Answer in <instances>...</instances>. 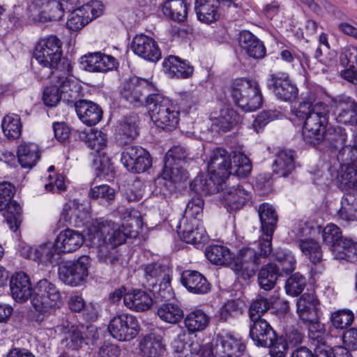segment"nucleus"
<instances>
[{
	"label": "nucleus",
	"instance_id": "1",
	"mask_svg": "<svg viewBox=\"0 0 357 357\" xmlns=\"http://www.w3.org/2000/svg\"><path fill=\"white\" fill-rule=\"evenodd\" d=\"M328 114L329 107L324 102L312 104L303 101L299 104L295 115L304 120L302 136L306 143L315 146L324 141L326 135Z\"/></svg>",
	"mask_w": 357,
	"mask_h": 357
},
{
	"label": "nucleus",
	"instance_id": "2",
	"mask_svg": "<svg viewBox=\"0 0 357 357\" xmlns=\"http://www.w3.org/2000/svg\"><path fill=\"white\" fill-rule=\"evenodd\" d=\"M33 56L41 66L38 71L40 79H47L55 70L63 68L66 63L70 66L71 73V64L62 58V43L55 36L41 39L35 47Z\"/></svg>",
	"mask_w": 357,
	"mask_h": 357
},
{
	"label": "nucleus",
	"instance_id": "3",
	"mask_svg": "<svg viewBox=\"0 0 357 357\" xmlns=\"http://www.w3.org/2000/svg\"><path fill=\"white\" fill-rule=\"evenodd\" d=\"M50 79L52 85L47 86L43 91L44 103L50 107L56 105L62 97H73V93L78 92V83L70 73V66L64 64L63 68L56 70L47 79Z\"/></svg>",
	"mask_w": 357,
	"mask_h": 357
},
{
	"label": "nucleus",
	"instance_id": "4",
	"mask_svg": "<svg viewBox=\"0 0 357 357\" xmlns=\"http://www.w3.org/2000/svg\"><path fill=\"white\" fill-rule=\"evenodd\" d=\"M146 102L151 118L156 126L167 131L176 129L179 122L180 113L170 100L160 94L154 93L149 94Z\"/></svg>",
	"mask_w": 357,
	"mask_h": 357
},
{
	"label": "nucleus",
	"instance_id": "5",
	"mask_svg": "<svg viewBox=\"0 0 357 357\" xmlns=\"http://www.w3.org/2000/svg\"><path fill=\"white\" fill-rule=\"evenodd\" d=\"M31 302L35 310L44 316L54 313L63 304L59 288L47 279L40 280L35 284Z\"/></svg>",
	"mask_w": 357,
	"mask_h": 357
},
{
	"label": "nucleus",
	"instance_id": "6",
	"mask_svg": "<svg viewBox=\"0 0 357 357\" xmlns=\"http://www.w3.org/2000/svg\"><path fill=\"white\" fill-rule=\"evenodd\" d=\"M229 91L235 104L245 112L255 111L262 105V95L256 80L235 79L230 84Z\"/></svg>",
	"mask_w": 357,
	"mask_h": 357
},
{
	"label": "nucleus",
	"instance_id": "7",
	"mask_svg": "<svg viewBox=\"0 0 357 357\" xmlns=\"http://www.w3.org/2000/svg\"><path fill=\"white\" fill-rule=\"evenodd\" d=\"M130 231L123 225L121 227L112 222L91 224L88 228V236L93 244L102 242L116 248L126 242Z\"/></svg>",
	"mask_w": 357,
	"mask_h": 357
},
{
	"label": "nucleus",
	"instance_id": "8",
	"mask_svg": "<svg viewBox=\"0 0 357 357\" xmlns=\"http://www.w3.org/2000/svg\"><path fill=\"white\" fill-rule=\"evenodd\" d=\"M258 215L261 223L262 238L259 241L260 255L267 257L272 252V238L276 229L278 216L274 207L268 204H260Z\"/></svg>",
	"mask_w": 357,
	"mask_h": 357
},
{
	"label": "nucleus",
	"instance_id": "9",
	"mask_svg": "<svg viewBox=\"0 0 357 357\" xmlns=\"http://www.w3.org/2000/svg\"><path fill=\"white\" fill-rule=\"evenodd\" d=\"M90 264L91 259L86 255L74 261L63 262L59 266V279L66 284L78 286L86 279Z\"/></svg>",
	"mask_w": 357,
	"mask_h": 357
},
{
	"label": "nucleus",
	"instance_id": "10",
	"mask_svg": "<svg viewBox=\"0 0 357 357\" xmlns=\"http://www.w3.org/2000/svg\"><path fill=\"white\" fill-rule=\"evenodd\" d=\"M140 326L135 317L121 314L114 317L108 325L111 335L119 341H130L137 337Z\"/></svg>",
	"mask_w": 357,
	"mask_h": 357
},
{
	"label": "nucleus",
	"instance_id": "11",
	"mask_svg": "<svg viewBox=\"0 0 357 357\" xmlns=\"http://www.w3.org/2000/svg\"><path fill=\"white\" fill-rule=\"evenodd\" d=\"M261 257H264L260 252L257 254L254 249L243 248L236 257L231 256V262L227 265L238 275H250L255 273L257 266L261 264Z\"/></svg>",
	"mask_w": 357,
	"mask_h": 357
},
{
	"label": "nucleus",
	"instance_id": "12",
	"mask_svg": "<svg viewBox=\"0 0 357 357\" xmlns=\"http://www.w3.org/2000/svg\"><path fill=\"white\" fill-rule=\"evenodd\" d=\"M153 91V84L148 80L132 77L125 82L121 91V96L126 101L135 106L142 104L146 95Z\"/></svg>",
	"mask_w": 357,
	"mask_h": 357
},
{
	"label": "nucleus",
	"instance_id": "13",
	"mask_svg": "<svg viewBox=\"0 0 357 357\" xmlns=\"http://www.w3.org/2000/svg\"><path fill=\"white\" fill-rule=\"evenodd\" d=\"M231 158L232 151L228 152L221 147L213 150L208 163V171L217 178L218 184L229 177Z\"/></svg>",
	"mask_w": 357,
	"mask_h": 357
},
{
	"label": "nucleus",
	"instance_id": "14",
	"mask_svg": "<svg viewBox=\"0 0 357 357\" xmlns=\"http://www.w3.org/2000/svg\"><path fill=\"white\" fill-rule=\"evenodd\" d=\"M336 121L342 124L357 123V103L350 97L340 95L331 99Z\"/></svg>",
	"mask_w": 357,
	"mask_h": 357
},
{
	"label": "nucleus",
	"instance_id": "15",
	"mask_svg": "<svg viewBox=\"0 0 357 357\" xmlns=\"http://www.w3.org/2000/svg\"><path fill=\"white\" fill-rule=\"evenodd\" d=\"M246 349L241 338L232 333L216 336L215 351L217 357H240Z\"/></svg>",
	"mask_w": 357,
	"mask_h": 357
},
{
	"label": "nucleus",
	"instance_id": "16",
	"mask_svg": "<svg viewBox=\"0 0 357 357\" xmlns=\"http://www.w3.org/2000/svg\"><path fill=\"white\" fill-rule=\"evenodd\" d=\"M177 232L182 241L197 247L206 242L208 236L204 228L197 220L182 218L176 227Z\"/></svg>",
	"mask_w": 357,
	"mask_h": 357
},
{
	"label": "nucleus",
	"instance_id": "17",
	"mask_svg": "<svg viewBox=\"0 0 357 357\" xmlns=\"http://www.w3.org/2000/svg\"><path fill=\"white\" fill-rule=\"evenodd\" d=\"M131 48L136 55L149 61L157 62L161 58V52L157 42L144 34L134 37Z\"/></svg>",
	"mask_w": 357,
	"mask_h": 357
},
{
	"label": "nucleus",
	"instance_id": "18",
	"mask_svg": "<svg viewBox=\"0 0 357 357\" xmlns=\"http://www.w3.org/2000/svg\"><path fill=\"white\" fill-rule=\"evenodd\" d=\"M84 68L89 72L106 73L117 68L116 59L111 56L94 52L82 57L81 61Z\"/></svg>",
	"mask_w": 357,
	"mask_h": 357
},
{
	"label": "nucleus",
	"instance_id": "19",
	"mask_svg": "<svg viewBox=\"0 0 357 357\" xmlns=\"http://www.w3.org/2000/svg\"><path fill=\"white\" fill-rule=\"evenodd\" d=\"M101 10H96L92 5L86 4L70 13L66 22L67 27L76 31L82 29L93 19L101 14Z\"/></svg>",
	"mask_w": 357,
	"mask_h": 357
},
{
	"label": "nucleus",
	"instance_id": "20",
	"mask_svg": "<svg viewBox=\"0 0 357 357\" xmlns=\"http://www.w3.org/2000/svg\"><path fill=\"white\" fill-rule=\"evenodd\" d=\"M54 243L58 255L73 252L82 246L84 236L77 231L67 229L59 233Z\"/></svg>",
	"mask_w": 357,
	"mask_h": 357
},
{
	"label": "nucleus",
	"instance_id": "21",
	"mask_svg": "<svg viewBox=\"0 0 357 357\" xmlns=\"http://www.w3.org/2000/svg\"><path fill=\"white\" fill-rule=\"evenodd\" d=\"M74 107L79 119L89 126L97 124L102 119L101 107L92 101L80 99L74 103Z\"/></svg>",
	"mask_w": 357,
	"mask_h": 357
},
{
	"label": "nucleus",
	"instance_id": "22",
	"mask_svg": "<svg viewBox=\"0 0 357 357\" xmlns=\"http://www.w3.org/2000/svg\"><path fill=\"white\" fill-rule=\"evenodd\" d=\"M252 321V324L250 326V337L255 346L264 348L267 347L277 333L266 319Z\"/></svg>",
	"mask_w": 357,
	"mask_h": 357
},
{
	"label": "nucleus",
	"instance_id": "23",
	"mask_svg": "<svg viewBox=\"0 0 357 357\" xmlns=\"http://www.w3.org/2000/svg\"><path fill=\"white\" fill-rule=\"evenodd\" d=\"M319 300L314 293H305L297 301V312L304 324L318 320Z\"/></svg>",
	"mask_w": 357,
	"mask_h": 357
},
{
	"label": "nucleus",
	"instance_id": "24",
	"mask_svg": "<svg viewBox=\"0 0 357 357\" xmlns=\"http://www.w3.org/2000/svg\"><path fill=\"white\" fill-rule=\"evenodd\" d=\"M10 287L13 298L17 302H24L32 296L30 279L24 272L16 273L12 276Z\"/></svg>",
	"mask_w": 357,
	"mask_h": 357
},
{
	"label": "nucleus",
	"instance_id": "25",
	"mask_svg": "<svg viewBox=\"0 0 357 357\" xmlns=\"http://www.w3.org/2000/svg\"><path fill=\"white\" fill-rule=\"evenodd\" d=\"M181 282L188 291L193 294H204L211 289L210 283L206 278L196 271H184L181 273Z\"/></svg>",
	"mask_w": 357,
	"mask_h": 357
},
{
	"label": "nucleus",
	"instance_id": "26",
	"mask_svg": "<svg viewBox=\"0 0 357 357\" xmlns=\"http://www.w3.org/2000/svg\"><path fill=\"white\" fill-rule=\"evenodd\" d=\"M268 86H272L276 96L282 100H294L298 94L296 86L287 77L271 75L268 79Z\"/></svg>",
	"mask_w": 357,
	"mask_h": 357
},
{
	"label": "nucleus",
	"instance_id": "27",
	"mask_svg": "<svg viewBox=\"0 0 357 357\" xmlns=\"http://www.w3.org/2000/svg\"><path fill=\"white\" fill-rule=\"evenodd\" d=\"M238 43L240 47L250 57L259 59L266 55V47L263 42L248 31L240 33Z\"/></svg>",
	"mask_w": 357,
	"mask_h": 357
},
{
	"label": "nucleus",
	"instance_id": "28",
	"mask_svg": "<svg viewBox=\"0 0 357 357\" xmlns=\"http://www.w3.org/2000/svg\"><path fill=\"white\" fill-rule=\"evenodd\" d=\"M139 348L144 357L163 356L166 351L162 336L155 333L146 335L139 343Z\"/></svg>",
	"mask_w": 357,
	"mask_h": 357
},
{
	"label": "nucleus",
	"instance_id": "29",
	"mask_svg": "<svg viewBox=\"0 0 357 357\" xmlns=\"http://www.w3.org/2000/svg\"><path fill=\"white\" fill-rule=\"evenodd\" d=\"M162 66L165 72L172 77L188 78L193 73V67L185 60L173 55L165 58Z\"/></svg>",
	"mask_w": 357,
	"mask_h": 357
},
{
	"label": "nucleus",
	"instance_id": "30",
	"mask_svg": "<svg viewBox=\"0 0 357 357\" xmlns=\"http://www.w3.org/2000/svg\"><path fill=\"white\" fill-rule=\"evenodd\" d=\"M337 183L342 190L357 191V168L354 162H342Z\"/></svg>",
	"mask_w": 357,
	"mask_h": 357
},
{
	"label": "nucleus",
	"instance_id": "31",
	"mask_svg": "<svg viewBox=\"0 0 357 357\" xmlns=\"http://www.w3.org/2000/svg\"><path fill=\"white\" fill-rule=\"evenodd\" d=\"M195 10L197 19L206 24L214 22L220 17L217 0H195Z\"/></svg>",
	"mask_w": 357,
	"mask_h": 357
},
{
	"label": "nucleus",
	"instance_id": "32",
	"mask_svg": "<svg viewBox=\"0 0 357 357\" xmlns=\"http://www.w3.org/2000/svg\"><path fill=\"white\" fill-rule=\"evenodd\" d=\"M125 305L132 310L143 312L149 310L153 304L151 296L144 291L135 289L123 297Z\"/></svg>",
	"mask_w": 357,
	"mask_h": 357
},
{
	"label": "nucleus",
	"instance_id": "33",
	"mask_svg": "<svg viewBox=\"0 0 357 357\" xmlns=\"http://www.w3.org/2000/svg\"><path fill=\"white\" fill-rule=\"evenodd\" d=\"M294 159V151L292 150L279 151L273 163V172L279 176H288L295 168Z\"/></svg>",
	"mask_w": 357,
	"mask_h": 357
},
{
	"label": "nucleus",
	"instance_id": "34",
	"mask_svg": "<svg viewBox=\"0 0 357 357\" xmlns=\"http://www.w3.org/2000/svg\"><path fill=\"white\" fill-rule=\"evenodd\" d=\"M249 198L248 192L241 185L228 187L222 193V199L231 210L241 208Z\"/></svg>",
	"mask_w": 357,
	"mask_h": 357
},
{
	"label": "nucleus",
	"instance_id": "35",
	"mask_svg": "<svg viewBox=\"0 0 357 357\" xmlns=\"http://www.w3.org/2000/svg\"><path fill=\"white\" fill-rule=\"evenodd\" d=\"M17 154L22 168L31 169L40 158L38 146L34 143H22L18 146Z\"/></svg>",
	"mask_w": 357,
	"mask_h": 357
},
{
	"label": "nucleus",
	"instance_id": "36",
	"mask_svg": "<svg viewBox=\"0 0 357 357\" xmlns=\"http://www.w3.org/2000/svg\"><path fill=\"white\" fill-rule=\"evenodd\" d=\"M279 277H283V274L278 271L275 263H268L259 270L258 282L261 289L268 291L275 287Z\"/></svg>",
	"mask_w": 357,
	"mask_h": 357
},
{
	"label": "nucleus",
	"instance_id": "37",
	"mask_svg": "<svg viewBox=\"0 0 357 357\" xmlns=\"http://www.w3.org/2000/svg\"><path fill=\"white\" fill-rule=\"evenodd\" d=\"M162 13L169 19L183 22L188 14V6L184 0H167L162 6Z\"/></svg>",
	"mask_w": 357,
	"mask_h": 357
},
{
	"label": "nucleus",
	"instance_id": "38",
	"mask_svg": "<svg viewBox=\"0 0 357 357\" xmlns=\"http://www.w3.org/2000/svg\"><path fill=\"white\" fill-rule=\"evenodd\" d=\"M138 123L139 117L133 113L120 121L117 126V132L121 137V139H125L126 142L133 140L139 134Z\"/></svg>",
	"mask_w": 357,
	"mask_h": 357
},
{
	"label": "nucleus",
	"instance_id": "39",
	"mask_svg": "<svg viewBox=\"0 0 357 357\" xmlns=\"http://www.w3.org/2000/svg\"><path fill=\"white\" fill-rule=\"evenodd\" d=\"M252 170V163L250 159L243 153L232 151L229 175L238 177L248 176Z\"/></svg>",
	"mask_w": 357,
	"mask_h": 357
},
{
	"label": "nucleus",
	"instance_id": "40",
	"mask_svg": "<svg viewBox=\"0 0 357 357\" xmlns=\"http://www.w3.org/2000/svg\"><path fill=\"white\" fill-rule=\"evenodd\" d=\"M305 324L308 326V342L314 350L318 347L328 346L326 343V333L324 324L319 320Z\"/></svg>",
	"mask_w": 357,
	"mask_h": 357
},
{
	"label": "nucleus",
	"instance_id": "41",
	"mask_svg": "<svg viewBox=\"0 0 357 357\" xmlns=\"http://www.w3.org/2000/svg\"><path fill=\"white\" fill-rule=\"evenodd\" d=\"M210 317L202 310H195L184 318V324L190 333L204 331L209 324Z\"/></svg>",
	"mask_w": 357,
	"mask_h": 357
},
{
	"label": "nucleus",
	"instance_id": "42",
	"mask_svg": "<svg viewBox=\"0 0 357 357\" xmlns=\"http://www.w3.org/2000/svg\"><path fill=\"white\" fill-rule=\"evenodd\" d=\"M217 178L211 174L209 179L203 174H198L190 183L191 190L201 195H208L219 191L216 186Z\"/></svg>",
	"mask_w": 357,
	"mask_h": 357
},
{
	"label": "nucleus",
	"instance_id": "43",
	"mask_svg": "<svg viewBox=\"0 0 357 357\" xmlns=\"http://www.w3.org/2000/svg\"><path fill=\"white\" fill-rule=\"evenodd\" d=\"M338 217L346 222L357 220V198L351 193H346L342 198Z\"/></svg>",
	"mask_w": 357,
	"mask_h": 357
},
{
	"label": "nucleus",
	"instance_id": "44",
	"mask_svg": "<svg viewBox=\"0 0 357 357\" xmlns=\"http://www.w3.org/2000/svg\"><path fill=\"white\" fill-rule=\"evenodd\" d=\"M333 253L337 259L354 262L357 260V241L343 238L334 248Z\"/></svg>",
	"mask_w": 357,
	"mask_h": 357
},
{
	"label": "nucleus",
	"instance_id": "45",
	"mask_svg": "<svg viewBox=\"0 0 357 357\" xmlns=\"http://www.w3.org/2000/svg\"><path fill=\"white\" fill-rule=\"evenodd\" d=\"M216 121L220 129L227 132L238 125L241 121V117L233 108L225 107L220 110Z\"/></svg>",
	"mask_w": 357,
	"mask_h": 357
},
{
	"label": "nucleus",
	"instance_id": "46",
	"mask_svg": "<svg viewBox=\"0 0 357 357\" xmlns=\"http://www.w3.org/2000/svg\"><path fill=\"white\" fill-rule=\"evenodd\" d=\"M66 333V345L73 350H78L86 343L84 333L86 328L83 326L68 325Z\"/></svg>",
	"mask_w": 357,
	"mask_h": 357
},
{
	"label": "nucleus",
	"instance_id": "47",
	"mask_svg": "<svg viewBox=\"0 0 357 357\" xmlns=\"http://www.w3.org/2000/svg\"><path fill=\"white\" fill-rule=\"evenodd\" d=\"M206 258L213 264L227 265L231 262V253L225 246L212 245L206 250Z\"/></svg>",
	"mask_w": 357,
	"mask_h": 357
},
{
	"label": "nucleus",
	"instance_id": "48",
	"mask_svg": "<svg viewBox=\"0 0 357 357\" xmlns=\"http://www.w3.org/2000/svg\"><path fill=\"white\" fill-rule=\"evenodd\" d=\"M157 314L162 321L169 324H176L183 317V310L176 304L170 303L160 305Z\"/></svg>",
	"mask_w": 357,
	"mask_h": 357
},
{
	"label": "nucleus",
	"instance_id": "49",
	"mask_svg": "<svg viewBox=\"0 0 357 357\" xmlns=\"http://www.w3.org/2000/svg\"><path fill=\"white\" fill-rule=\"evenodd\" d=\"M1 127L3 132L8 139H18L22 133L20 117L15 114H8L3 119Z\"/></svg>",
	"mask_w": 357,
	"mask_h": 357
},
{
	"label": "nucleus",
	"instance_id": "50",
	"mask_svg": "<svg viewBox=\"0 0 357 357\" xmlns=\"http://www.w3.org/2000/svg\"><path fill=\"white\" fill-rule=\"evenodd\" d=\"M299 247L314 264L322 260L323 254L319 243L312 238H305L299 241Z\"/></svg>",
	"mask_w": 357,
	"mask_h": 357
},
{
	"label": "nucleus",
	"instance_id": "51",
	"mask_svg": "<svg viewBox=\"0 0 357 357\" xmlns=\"http://www.w3.org/2000/svg\"><path fill=\"white\" fill-rule=\"evenodd\" d=\"M187 174V172L181 164L165 161L164 169L162 172V177L165 180L179 183L188 178Z\"/></svg>",
	"mask_w": 357,
	"mask_h": 357
},
{
	"label": "nucleus",
	"instance_id": "52",
	"mask_svg": "<svg viewBox=\"0 0 357 357\" xmlns=\"http://www.w3.org/2000/svg\"><path fill=\"white\" fill-rule=\"evenodd\" d=\"M59 255L55 249V243H44L36 248V259L34 261L43 264H57L56 256Z\"/></svg>",
	"mask_w": 357,
	"mask_h": 357
},
{
	"label": "nucleus",
	"instance_id": "53",
	"mask_svg": "<svg viewBox=\"0 0 357 357\" xmlns=\"http://www.w3.org/2000/svg\"><path fill=\"white\" fill-rule=\"evenodd\" d=\"M145 277L147 282H158L169 278V270L164 265L160 264H148L144 268Z\"/></svg>",
	"mask_w": 357,
	"mask_h": 357
},
{
	"label": "nucleus",
	"instance_id": "54",
	"mask_svg": "<svg viewBox=\"0 0 357 357\" xmlns=\"http://www.w3.org/2000/svg\"><path fill=\"white\" fill-rule=\"evenodd\" d=\"M63 16L59 1L52 0L47 2L46 6L38 15V20L41 22L47 21H59Z\"/></svg>",
	"mask_w": 357,
	"mask_h": 357
},
{
	"label": "nucleus",
	"instance_id": "55",
	"mask_svg": "<svg viewBox=\"0 0 357 357\" xmlns=\"http://www.w3.org/2000/svg\"><path fill=\"white\" fill-rule=\"evenodd\" d=\"M277 263L275 265L284 276L291 273L296 268V259L291 253H286L283 251H277L275 253Z\"/></svg>",
	"mask_w": 357,
	"mask_h": 357
},
{
	"label": "nucleus",
	"instance_id": "56",
	"mask_svg": "<svg viewBox=\"0 0 357 357\" xmlns=\"http://www.w3.org/2000/svg\"><path fill=\"white\" fill-rule=\"evenodd\" d=\"M322 238L324 242L333 252L334 248H336V245H339L343 239L340 228L334 224H328L324 228Z\"/></svg>",
	"mask_w": 357,
	"mask_h": 357
},
{
	"label": "nucleus",
	"instance_id": "57",
	"mask_svg": "<svg viewBox=\"0 0 357 357\" xmlns=\"http://www.w3.org/2000/svg\"><path fill=\"white\" fill-rule=\"evenodd\" d=\"M264 348L268 349V354L271 357H286L289 349L286 340L283 338V335L278 334Z\"/></svg>",
	"mask_w": 357,
	"mask_h": 357
},
{
	"label": "nucleus",
	"instance_id": "58",
	"mask_svg": "<svg viewBox=\"0 0 357 357\" xmlns=\"http://www.w3.org/2000/svg\"><path fill=\"white\" fill-rule=\"evenodd\" d=\"M204 200L199 196L192 197L188 203L184 211V217L188 220H197L199 222L202 217Z\"/></svg>",
	"mask_w": 357,
	"mask_h": 357
},
{
	"label": "nucleus",
	"instance_id": "59",
	"mask_svg": "<svg viewBox=\"0 0 357 357\" xmlns=\"http://www.w3.org/2000/svg\"><path fill=\"white\" fill-rule=\"evenodd\" d=\"M272 303L264 297L256 298L250 305L249 308V317L251 321L263 319L264 315L271 307Z\"/></svg>",
	"mask_w": 357,
	"mask_h": 357
},
{
	"label": "nucleus",
	"instance_id": "60",
	"mask_svg": "<svg viewBox=\"0 0 357 357\" xmlns=\"http://www.w3.org/2000/svg\"><path fill=\"white\" fill-rule=\"evenodd\" d=\"M96 245L99 247L98 257L100 261L112 266H116L119 264L120 255L114 248L110 250L109 244L102 242Z\"/></svg>",
	"mask_w": 357,
	"mask_h": 357
},
{
	"label": "nucleus",
	"instance_id": "61",
	"mask_svg": "<svg viewBox=\"0 0 357 357\" xmlns=\"http://www.w3.org/2000/svg\"><path fill=\"white\" fill-rule=\"evenodd\" d=\"M243 303L239 300H229L221 308L220 319L227 321L229 319L235 317L243 313Z\"/></svg>",
	"mask_w": 357,
	"mask_h": 357
},
{
	"label": "nucleus",
	"instance_id": "62",
	"mask_svg": "<svg viewBox=\"0 0 357 357\" xmlns=\"http://www.w3.org/2000/svg\"><path fill=\"white\" fill-rule=\"evenodd\" d=\"M354 316L353 312L349 310H337L331 315V321L333 326L342 330L350 326L354 321Z\"/></svg>",
	"mask_w": 357,
	"mask_h": 357
},
{
	"label": "nucleus",
	"instance_id": "63",
	"mask_svg": "<svg viewBox=\"0 0 357 357\" xmlns=\"http://www.w3.org/2000/svg\"><path fill=\"white\" fill-rule=\"evenodd\" d=\"M149 286L152 287L151 291L155 296L158 298H160L162 301H167L173 296L170 278L158 282H154L153 281L149 283Z\"/></svg>",
	"mask_w": 357,
	"mask_h": 357
},
{
	"label": "nucleus",
	"instance_id": "64",
	"mask_svg": "<svg viewBox=\"0 0 357 357\" xmlns=\"http://www.w3.org/2000/svg\"><path fill=\"white\" fill-rule=\"evenodd\" d=\"M305 278L298 273L291 275L285 284L286 292L291 296L301 294L305 287Z\"/></svg>",
	"mask_w": 357,
	"mask_h": 357
}]
</instances>
